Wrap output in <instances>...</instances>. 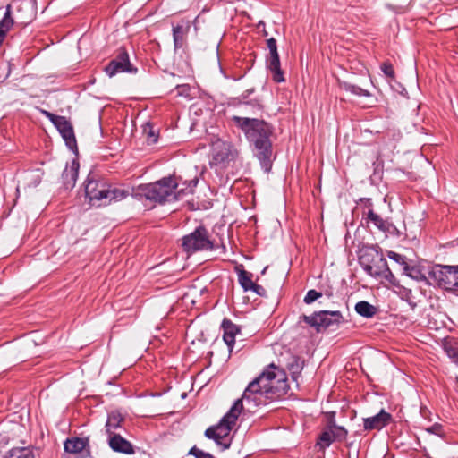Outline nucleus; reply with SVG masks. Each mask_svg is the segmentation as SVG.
Here are the masks:
<instances>
[{
  "label": "nucleus",
  "instance_id": "obj_7",
  "mask_svg": "<svg viewBox=\"0 0 458 458\" xmlns=\"http://www.w3.org/2000/svg\"><path fill=\"white\" fill-rule=\"evenodd\" d=\"M183 250L188 253L214 250L213 242L209 239L208 232L204 226L197 227L192 233L182 238Z\"/></svg>",
  "mask_w": 458,
  "mask_h": 458
},
{
  "label": "nucleus",
  "instance_id": "obj_18",
  "mask_svg": "<svg viewBox=\"0 0 458 458\" xmlns=\"http://www.w3.org/2000/svg\"><path fill=\"white\" fill-rule=\"evenodd\" d=\"M79 167V162L73 159L71 165H66L64 168L62 174V182L66 190H72L75 186L78 178Z\"/></svg>",
  "mask_w": 458,
  "mask_h": 458
},
{
  "label": "nucleus",
  "instance_id": "obj_23",
  "mask_svg": "<svg viewBox=\"0 0 458 458\" xmlns=\"http://www.w3.org/2000/svg\"><path fill=\"white\" fill-rule=\"evenodd\" d=\"M252 277V273L244 269L238 270V281L244 292L250 291V287L254 284Z\"/></svg>",
  "mask_w": 458,
  "mask_h": 458
},
{
  "label": "nucleus",
  "instance_id": "obj_19",
  "mask_svg": "<svg viewBox=\"0 0 458 458\" xmlns=\"http://www.w3.org/2000/svg\"><path fill=\"white\" fill-rule=\"evenodd\" d=\"M123 417L118 411H112L108 414L107 420L106 423V432L108 436L116 434L115 429L121 428V424L123 421Z\"/></svg>",
  "mask_w": 458,
  "mask_h": 458
},
{
  "label": "nucleus",
  "instance_id": "obj_13",
  "mask_svg": "<svg viewBox=\"0 0 458 458\" xmlns=\"http://www.w3.org/2000/svg\"><path fill=\"white\" fill-rule=\"evenodd\" d=\"M392 420V416L390 413L386 412L384 409H382L377 414L364 418L363 419V428L366 431L371 430H380L386 425H388Z\"/></svg>",
  "mask_w": 458,
  "mask_h": 458
},
{
  "label": "nucleus",
  "instance_id": "obj_2",
  "mask_svg": "<svg viewBox=\"0 0 458 458\" xmlns=\"http://www.w3.org/2000/svg\"><path fill=\"white\" fill-rule=\"evenodd\" d=\"M233 124L245 135L248 141L254 147L255 156L259 160L262 168L269 172L272 167V141L273 127L264 120L233 115Z\"/></svg>",
  "mask_w": 458,
  "mask_h": 458
},
{
  "label": "nucleus",
  "instance_id": "obj_11",
  "mask_svg": "<svg viewBox=\"0 0 458 458\" xmlns=\"http://www.w3.org/2000/svg\"><path fill=\"white\" fill-rule=\"evenodd\" d=\"M267 46L269 50V55L267 58V66L272 73V79L275 82H283L284 81V76L280 66L276 40L274 38L267 39Z\"/></svg>",
  "mask_w": 458,
  "mask_h": 458
},
{
  "label": "nucleus",
  "instance_id": "obj_9",
  "mask_svg": "<svg viewBox=\"0 0 458 458\" xmlns=\"http://www.w3.org/2000/svg\"><path fill=\"white\" fill-rule=\"evenodd\" d=\"M238 150L227 141L217 140L213 145L211 165L226 166L238 157Z\"/></svg>",
  "mask_w": 458,
  "mask_h": 458
},
{
  "label": "nucleus",
  "instance_id": "obj_32",
  "mask_svg": "<svg viewBox=\"0 0 458 458\" xmlns=\"http://www.w3.org/2000/svg\"><path fill=\"white\" fill-rule=\"evenodd\" d=\"M403 270L407 276L413 278L418 277L417 275H415V273H420V271L417 268H415L414 267H410L407 263L403 266Z\"/></svg>",
  "mask_w": 458,
  "mask_h": 458
},
{
  "label": "nucleus",
  "instance_id": "obj_10",
  "mask_svg": "<svg viewBox=\"0 0 458 458\" xmlns=\"http://www.w3.org/2000/svg\"><path fill=\"white\" fill-rule=\"evenodd\" d=\"M105 72L109 77H113L120 72L135 73L137 68L131 64L129 54L125 48L121 47L118 49L116 56L105 67Z\"/></svg>",
  "mask_w": 458,
  "mask_h": 458
},
{
  "label": "nucleus",
  "instance_id": "obj_12",
  "mask_svg": "<svg viewBox=\"0 0 458 458\" xmlns=\"http://www.w3.org/2000/svg\"><path fill=\"white\" fill-rule=\"evenodd\" d=\"M347 430L344 427L337 426L335 421H329L327 427L321 433L318 445L321 448L329 446L333 442H342L347 437Z\"/></svg>",
  "mask_w": 458,
  "mask_h": 458
},
{
  "label": "nucleus",
  "instance_id": "obj_38",
  "mask_svg": "<svg viewBox=\"0 0 458 458\" xmlns=\"http://www.w3.org/2000/svg\"><path fill=\"white\" fill-rule=\"evenodd\" d=\"M198 182H199V181H198V179H197V178H195V179H193V180H191V182H190V183H189V187H190L191 189L189 190V191H192V189H193L194 187H196V185L198 184Z\"/></svg>",
  "mask_w": 458,
  "mask_h": 458
},
{
  "label": "nucleus",
  "instance_id": "obj_14",
  "mask_svg": "<svg viewBox=\"0 0 458 458\" xmlns=\"http://www.w3.org/2000/svg\"><path fill=\"white\" fill-rule=\"evenodd\" d=\"M108 445L116 453L124 454H133L135 453L132 444L118 433L108 436Z\"/></svg>",
  "mask_w": 458,
  "mask_h": 458
},
{
  "label": "nucleus",
  "instance_id": "obj_17",
  "mask_svg": "<svg viewBox=\"0 0 458 458\" xmlns=\"http://www.w3.org/2000/svg\"><path fill=\"white\" fill-rule=\"evenodd\" d=\"M221 327L223 329V339L231 352L235 342V336L241 332V329L237 325L227 318L223 320Z\"/></svg>",
  "mask_w": 458,
  "mask_h": 458
},
{
  "label": "nucleus",
  "instance_id": "obj_25",
  "mask_svg": "<svg viewBox=\"0 0 458 458\" xmlns=\"http://www.w3.org/2000/svg\"><path fill=\"white\" fill-rule=\"evenodd\" d=\"M340 85H341L342 89H345L346 91H350L351 93H352L354 95L364 96V97L370 96V93L368 90L363 89L360 87L352 84L350 82L344 81V82H341Z\"/></svg>",
  "mask_w": 458,
  "mask_h": 458
},
{
  "label": "nucleus",
  "instance_id": "obj_1",
  "mask_svg": "<svg viewBox=\"0 0 458 458\" xmlns=\"http://www.w3.org/2000/svg\"><path fill=\"white\" fill-rule=\"evenodd\" d=\"M288 390L289 385L284 370L271 363L248 385L242 397L235 401L220 422L206 429V437L213 439L223 450L228 449L231 445L229 435L243 409V401L249 405L248 409H251L267 404V401L281 398Z\"/></svg>",
  "mask_w": 458,
  "mask_h": 458
},
{
  "label": "nucleus",
  "instance_id": "obj_15",
  "mask_svg": "<svg viewBox=\"0 0 458 458\" xmlns=\"http://www.w3.org/2000/svg\"><path fill=\"white\" fill-rule=\"evenodd\" d=\"M360 264L366 273L373 277H380L383 273H386L388 267L386 259L377 255V259H373L371 264L365 263L363 259L360 260Z\"/></svg>",
  "mask_w": 458,
  "mask_h": 458
},
{
  "label": "nucleus",
  "instance_id": "obj_37",
  "mask_svg": "<svg viewBox=\"0 0 458 458\" xmlns=\"http://www.w3.org/2000/svg\"><path fill=\"white\" fill-rule=\"evenodd\" d=\"M254 91L253 89H247L246 91H244L242 96H241V98L242 100L246 99L252 92Z\"/></svg>",
  "mask_w": 458,
  "mask_h": 458
},
{
  "label": "nucleus",
  "instance_id": "obj_5",
  "mask_svg": "<svg viewBox=\"0 0 458 458\" xmlns=\"http://www.w3.org/2000/svg\"><path fill=\"white\" fill-rule=\"evenodd\" d=\"M300 319L314 327L318 333L334 326L338 327L344 322V317L338 310L315 311L310 316L302 315Z\"/></svg>",
  "mask_w": 458,
  "mask_h": 458
},
{
  "label": "nucleus",
  "instance_id": "obj_29",
  "mask_svg": "<svg viewBox=\"0 0 458 458\" xmlns=\"http://www.w3.org/2000/svg\"><path fill=\"white\" fill-rule=\"evenodd\" d=\"M381 70L382 72L389 78H394V67L391 63L389 62H384L381 64Z\"/></svg>",
  "mask_w": 458,
  "mask_h": 458
},
{
  "label": "nucleus",
  "instance_id": "obj_6",
  "mask_svg": "<svg viewBox=\"0 0 458 458\" xmlns=\"http://www.w3.org/2000/svg\"><path fill=\"white\" fill-rule=\"evenodd\" d=\"M428 275L438 286L446 291L458 289V266L435 265Z\"/></svg>",
  "mask_w": 458,
  "mask_h": 458
},
{
  "label": "nucleus",
  "instance_id": "obj_26",
  "mask_svg": "<svg viewBox=\"0 0 458 458\" xmlns=\"http://www.w3.org/2000/svg\"><path fill=\"white\" fill-rule=\"evenodd\" d=\"M143 134L148 144H155L157 141L158 134L151 123H147L143 125Z\"/></svg>",
  "mask_w": 458,
  "mask_h": 458
},
{
  "label": "nucleus",
  "instance_id": "obj_35",
  "mask_svg": "<svg viewBox=\"0 0 458 458\" xmlns=\"http://www.w3.org/2000/svg\"><path fill=\"white\" fill-rule=\"evenodd\" d=\"M446 352L448 356L454 360V362L458 365V349L454 347H450L446 349Z\"/></svg>",
  "mask_w": 458,
  "mask_h": 458
},
{
  "label": "nucleus",
  "instance_id": "obj_3",
  "mask_svg": "<svg viewBox=\"0 0 458 458\" xmlns=\"http://www.w3.org/2000/svg\"><path fill=\"white\" fill-rule=\"evenodd\" d=\"M178 184L172 176L164 177L155 182L139 185L132 190L131 195L146 199L154 203L164 204L167 201L177 200L185 194V189L174 192Z\"/></svg>",
  "mask_w": 458,
  "mask_h": 458
},
{
  "label": "nucleus",
  "instance_id": "obj_31",
  "mask_svg": "<svg viewBox=\"0 0 458 458\" xmlns=\"http://www.w3.org/2000/svg\"><path fill=\"white\" fill-rule=\"evenodd\" d=\"M388 258L396 261L397 263H399L401 265L404 266L406 264L404 256L398 254L396 252L389 251Z\"/></svg>",
  "mask_w": 458,
  "mask_h": 458
},
{
  "label": "nucleus",
  "instance_id": "obj_30",
  "mask_svg": "<svg viewBox=\"0 0 458 458\" xmlns=\"http://www.w3.org/2000/svg\"><path fill=\"white\" fill-rule=\"evenodd\" d=\"M426 430L437 436H442L444 434L442 425L438 423H435L434 425L427 428Z\"/></svg>",
  "mask_w": 458,
  "mask_h": 458
},
{
  "label": "nucleus",
  "instance_id": "obj_34",
  "mask_svg": "<svg viewBox=\"0 0 458 458\" xmlns=\"http://www.w3.org/2000/svg\"><path fill=\"white\" fill-rule=\"evenodd\" d=\"M250 291H252L254 292L256 294L259 295V296H266L267 295V291L266 289L259 285V284H257L254 283V284L250 287Z\"/></svg>",
  "mask_w": 458,
  "mask_h": 458
},
{
  "label": "nucleus",
  "instance_id": "obj_20",
  "mask_svg": "<svg viewBox=\"0 0 458 458\" xmlns=\"http://www.w3.org/2000/svg\"><path fill=\"white\" fill-rule=\"evenodd\" d=\"M355 311L361 317L370 318L377 314V308L366 301H360L355 304Z\"/></svg>",
  "mask_w": 458,
  "mask_h": 458
},
{
  "label": "nucleus",
  "instance_id": "obj_28",
  "mask_svg": "<svg viewBox=\"0 0 458 458\" xmlns=\"http://www.w3.org/2000/svg\"><path fill=\"white\" fill-rule=\"evenodd\" d=\"M321 296H322L321 293H319L314 289H311V290L308 291V293H306L303 301L306 304H310V303L314 302L315 301H317Z\"/></svg>",
  "mask_w": 458,
  "mask_h": 458
},
{
  "label": "nucleus",
  "instance_id": "obj_27",
  "mask_svg": "<svg viewBox=\"0 0 458 458\" xmlns=\"http://www.w3.org/2000/svg\"><path fill=\"white\" fill-rule=\"evenodd\" d=\"M183 34L182 26L177 25L173 28V38L175 49L181 48L182 47Z\"/></svg>",
  "mask_w": 458,
  "mask_h": 458
},
{
  "label": "nucleus",
  "instance_id": "obj_8",
  "mask_svg": "<svg viewBox=\"0 0 458 458\" xmlns=\"http://www.w3.org/2000/svg\"><path fill=\"white\" fill-rule=\"evenodd\" d=\"M40 112L55 126L62 138L65 141L67 148L75 155H78L77 141L74 135L73 127L70 121H68L64 116L55 115L47 110L40 109Z\"/></svg>",
  "mask_w": 458,
  "mask_h": 458
},
{
  "label": "nucleus",
  "instance_id": "obj_33",
  "mask_svg": "<svg viewBox=\"0 0 458 458\" xmlns=\"http://www.w3.org/2000/svg\"><path fill=\"white\" fill-rule=\"evenodd\" d=\"M380 277H384L386 281L391 283L394 285H396V279L394 274L391 272L389 267L386 268V273H383V275Z\"/></svg>",
  "mask_w": 458,
  "mask_h": 458
},
{
  "label": "nucleus",
  "instance_id": "obj_21",
  "mask_svg": "<svg viewBox=\"0 0 458 458\" xmlns=\"http://www.w3.org/2000/svg\"><path fill=\"white\" fill-rule=\"evenodd\" d=\"M367 220L373 223L379 230L388 232L392 225L383 219L379 215L375 213L373 209H369L367 213Z\"/></svg>",
  "mask_w": 458,
  "mask_h": 458
},
{
  "label": "nucleus",
  "instance_id": "obj_39",
  "mask_svg": "<svg viewBox=\"0 0 458 458\" xmlns=\"http://www.w3.org/2000/svg\"><path fill=\"white\" fill-rule=\"evenodd\" d=\"M253 106H257L258 108H260V105H259L257 101H255V103L253 104Z\"/></svg>",
  "mask_w": 458,
  "mask_h": 458
},
{
  "label": "nucleus",
  "instance_id": "obj_36",
  "mask_svg": "<svg viewBox=\"0 0 458 458\" xmlns=\"http://www.w3.org/2000/svg\"><path fill=\"white\" fill-rule=\"evenodd\" d=\"M301 369H302V367L299 364L298 361L296 362V364H293L291 366V370H292V373H293V376L295 374L300 373Z\"/></svg>",
  "mask_w": 458,
  "mask_h": 458
},
{
  "label": "nucleus",
  "instance_id": "obj_24",
  "mask_svg": "<svg viewBox=\"0 0 458 458\" xmlns=\"http://www.w3.org/2000/svg\"><path fill=\"white\" fill-rule=\"evenodd\" d=\"M5 458H33V454L28 447H14L8 452Z\"/></svg>",
  "mask_w": 458,
  "mask_h": 458
},
{
  "label": "nucleus",
  "instance_id": "obj_16",
  "mask_svg": "<svg viewBox=\"0 0 458 458\" xmlns=\"http://www.w3.org/2000/svg\"><path fill=\"white\" fill-rule=\"evenodd\" d=\"M89 437H71L67 438L64 444V448L66 453L72 454H77L83 451H86L89 455L90 451L89 449Z\"/></svg>",
  "mask_w": 458,
  "mask_h": 458
},
{
  "label": "nucleus",
  "instance_id": "obj_4",
  "mask_svg": "<svg viewBox=\"0 0 458 458\" xmlns=\"http://www.w3.org/2000/svg\"><path fill=\"white\" fill-rule=\"evenodd\" d=\"M85 194L91 206L101 207L121 201L131 192L129 189L114 186L104 180L89 177L85 183Z\"/></svg>",
  "mask_w": 458,
  "mask_h": 458
},
{
  "label": "nucleus",
  "instance_id": "obj_40",
  "mask_svg": "<svg viewBox=\"0 0 458 458\" xmlns=\"http://www.w3.org/2000/svg\"><path fill=\"white\" fill-rule=\"evenodd\" d=\"M267 267H264L263 271H262V274H265L266 270H267Z\"/></svg>",
  "mask_w": 458,
  "mask_h": 458
},
{
  "label": "nucleus",
  "instance_id": "obj_22",
  "mask_svg": "<svg viewBox=\"0 0 458 458\" xmlns=\"http://www.w3.org/2000/svg\"><path fill=\"white\" fill-rule=\"evenodd\" d=\"M12 7L10 4L6 6V12L4 18L0 21V44H2L6 32L13 24V20L11 16Z\"/></svg>",
  "mask_w": 458,
  "mask_h": 458
}]
</instances>
